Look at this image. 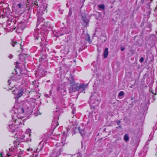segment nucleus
<instances>
[{
	"label": "nucleus",
	"mask_w": 157,
	"mask_h": 157,
	"mask_svg": "<svg viewBox=\"0 0 157 157\" xmlns=\"http://www.w3.org/2000/svg\"><path fill=\"white\" fill-rule=\"evenodd\" d=\"M13 144L14 148H13V150H12V148H9L10 152L6 150L5 152V153H4V152L0 153V157H6V156H7L8 157H9L12 155V152L16 151V152H19H19H20V150H21L19 146L20 144L17 139L13 141Z\"/></svg>",
	"instance_id": "nucleus-1"
},
{
	"label": "nucleus",
	"mask_w": 157,
	"mask_h": 157,
	"mask_svg": "<svg viewBox=\"0 0 157 157\" xmlns=\"http://www.w3.org/2000/svg\"><path fill=\"white\" fill-rule=\"evenodd\" d=\"M71 80L70 81V85L69 88L70 91L75 92V88L78 84L75 82L73 76L71 74Z\"/></svg>",
	"instance_id": "nucleus-2"
},
{
	"label": "nucleus",
	"mask_w": 157,
	"mask_h": 157,
	"mask_svg": "<svg viewBox=\"0 0 157 157\" xmlns=\"http://www.w3.org/2000/svg\"><path fill=\"white\" fill-rule=\"evenodd\" d=\"M24 118V117H17L16 119H14L13 118V121L15 122L17 125H20L23 123V124L24 121L23 119Z\"/></svg>",
	"instance_id": "nucleus-3"
},
{
	"label": "nucleus",
	"mask_w": 157,
	"mask_h": 157,
	"mask_svg": "<svg viewBox=\"0 0 157 157\" xmlns=\"http://www.w3.org/2000/svg\"><path fill=\"white\" fill-rule=\"evenodd\" d=\"M40 29H37L36 30L34 33V36L35 37V39L36 40H38L40 37Z\"/></svg>",
	"instance_id": "nucleus-4"
},
{
	"label": "nucleus",
	"mask_w": 157,
	"mask_h": 157,
	"mask_svg": "<svg viewBox=\"0 0 157 157\" xmlns=\"http://www.w3.org/2000/svg\"><path fill=\"white\" fill-rule=\"evenodd\" d=\"M11 44L12 46L13 47H17L19 46H20V48H22V45L21 42L19 44V43H18L17 41H12Z\"/></svg>",
	"instance_id": "nucleus-5"
},
{
	"label": "nucleus",
	"mask_w": 157,
	"mask_h": 157,
	"mask_svg": "<svg viewBox=\"0 0 157 157\" xmlns=\"http://www.w3.org/2000/svg\"><path fill=\"white\" fill-rule=\"evenodd\" d=\"M23 92L24 90L23 89L18 90L17 93V96L16 97L17 98H20L23 95Z\"/></svg>",
	"instance_id": "nucleus-6"
},
{
	"label": "nucleus",
	"mask_w": 157,
	"mask_h": 157,
	"mask_svg": "<svg viewBox=\"0 0 157 157\" xmlns=\"http://www.w3.org/2000/svg\"><path fill=\"white\" fill-rule=\"evenodd\" d=\"M108 49L107 48H106L105 49L103 53V56L104 58H106L107 57L108 54Z\"/></svg>",
	"instance_id": "nucleus-7"
},
{
	"label": "nucleus",
	"mask_w": 157,
	"mask_h": 157,
	"mask_svg": "<svg viewBox=\"0 0 157 157\" xmlns=\"http://www.w3.org/2000/svg\"><path fill=\"white\" fill-rule=\"evenodd\" d=\"M63 151V150L62 148H60L59 151H57V152L55 151V150H54V153H56V155L57 156H59L61 152Z\"/></svg>",
	"instance_id": "nucleus-8"
},
{
	"label": "nucleus",
	"mask_w": 157,
	"mask_h": 157,
	"mask_svg": "<svg viewBox=\"0 0 157 157\" xmlns=\"http://www.w3.org/2000/svg\"><path fill=\"white\" fill-rule=\"evenodd\" d=\"M80 86L81 89H82V90H84L87 87V85L83 84H80Z\"/></svg>",
	"instance_id": "nucleus-9"
},
{
	"label": "nucleus",
	"mask_w": 157,
	"mask_h": 157,
	"mask_svg": "<svg viewBox=\"0 0 157 157\" xmlns=\"http://www.w3.org/2000/svg\"><path fill=\"white\" fill-rule=\"evenodd\" d=\"M86 41H88L89 44H90L92 43V40L90 39V36L88 35V36L85 39Z\"/></svg>",
	"instance_id": "nucleus-10"
},
{
	"label": "nucleus",
	"mask_w": 157,
	"mask_h": 157,
	"mask_svg": "<svg viewBox=\"0 0 157 157\" xmlns=\"http://www.w3.org/2000/svg\"><path fill=\"white\" fill-rule=\"evenodd\" d=\"M129 139V138L128 135L126 134L124 136V140L126 141L127 142Z\"/></svg>",
	"instance_id": "nucleus-11"
},
{
	"label": "nucleus",
	"mask_w": 157,
	"mask_h": 157,
	"mask_svg": "<svg viewBox=\"0 0 157 157\" xmlns=\"http://www.w3.org/2000/svg\"><path fill=\"white\" fill-rule=\"evenodd\" d=\"M98 7L100 9H101L102 10H104L105 9V6L104 4H101L98 6Z\"/></svg>",
	"instance_id": "nucleus-12"
},
{
	"label": "nucleus",
	"mask_w": 157,
	"mask_h": 157,
	"mask_svg": "<svg viewBox=\"0 0 157 157\" xmlns=\"http://www.w3.org/2000/svg\"><path fill=\"white\" fill-rule=\"evenodd\" d=\"M81 89L80 85H79L78 86V84L76 86L75 88V91H78Z\"/></svg>",
	"instance_id": "nucleus-13"
},
{
	"label": "nucleus",
	"mask_w": 157,
	"mask_h": 157,
	"mask_svg": "<svg viewBox=\"0 0 157 157\" xmlns=\"http://www.w3.org/2000/svg\"><path fill=\"white\" fill-rule=\"evenodd\" d=\"M19 110H20L19 113H23L24 112V109L23 108H19Z\"/></svg>",
	"instance_id": "nucleus-14"
},
{
	"label": "nucleus",
	"mask_w": 157,
	"mask_h": 157,
	"mask_svg": "<svg viewBox=\"0 0 157 157\" xmlns=\"http://www.w3.org/2000/svg\"><path fill=\"white\" fill-rule=\"evenodd\" d=\"M116 122L117 123V124L118 125H119V126H118V127H117V128H121V125H120V123H121V121H116Z\"/></svg>",
	"instance_id": "nucleus-15"
},
{
	"label": "nucleus",
	"mask_w": 157,
	"mask_h": 157,
	"mask_svg": "<svg viewBox=\"0 0 157 157\" xmlns=\"http://www.w3.org/2000/svg\"><path fill=\"white\" fill-rule=\"evenodd\" d=\"M124 94V92L123 91H121L118 94L119 97H121L123 96Z\"/></svg>",
	"instance_id": "nucleus-16"
},
{
	"label": "nucleus",
	"mask_w": 157,
	"mask_h": 157,
	"mask_svg": "<svg viewBox=\"0 0 157 157\" xmlns=\"http://www.w3.org/2000/svg\"><path fill=\"white\" fill-rule=\"evenodd\" d=\"M26 132H27V134H28V133H29V136H30L31 132V130L30 129H28L27 130Z\"/></svg>",
	"instance_id": "nucleus-17"
},
{
	"label": "nucleus",
	"mask_w": 157,
	"mask_h": 157,
	"mask_svg": "<svg viewBox=\"0 0 157 157\" xmlns=\"http://www.w3.org/2000/svg\"><path fill=\"white\" fill-rule=\"evenodd\" d=\"M42 148V147H40V149H39L38 148H37L36 151V152H39V151H41Z\"/></svg>",
	"instance_id": "nucleus-18"
},
{
	"label": "nucleus",
	"mask_w": 157,
	"mask_h": 157,
	"mask_svg": "<svg viewBox=\"0 0 157 157\" xmlns=\"http://www.w3.org/2000/svg\"><path fill=\"white\" fill-rule=\"evenodd\" d=\"M83 22L86 23V24L88 23V21L86 19V18H84Z\"/></svg>",
	"instance_id": "nucleus-19"
},
{
	"label": "nucleus",
	"mask_w": 157,
	"mask_h": 157,
	"mask_svg": "<svg viewBox=\"0 0 157 157\" xmlns=\"http://www.w3.org/2000/svg\"><path fill=\"white\" fill-rule=\"evenodd\" d=\"M34 5L36 6H38V7H39V6H38V2L36 0L34 4Z\"/></svg>",
	"instance_id": "nucleus-20"
},
{
	"label": "nucleus",
	"mask_w": 157,
	"mask_h": 157,
	"mask_svg": "<svg viewBox=\"0 0 157 157\" xmlns=\"http://www.w3.org/2000/svg\"><path fill=\"white\" fill-rule=\"evenodd\" d=\"M80 127H78V130L79 131L81 135V136H82V132L81 131V130L80 129Z\"/></svg>",
	"instance_id": "nucleus-21"
},
{
	"label": "nucleus",
	"mask_w": 157,
	"mask_h": 157,
	"mask_svg": "<svg viewBox=\"0 0 157 157\" xmlns=\"http://www.w3.org/2000/svg\"><path fill=\"white\" fill-rule=\"evenodd\" d=\"M72 14V10L70 8L69 10V15H71Z\"/></svg>",
	"instance_id": "nucleus-22"
},
{
	"label": "nucleus",
	"mask_w": 157,
	"mask_h": 157,
	"mask_svg": "<svg viewBox=\"0 0 157 157\" xmlns=\"http://www.w3.org/2000/svg\"><path fill=\"white\" fill-rule=\"evenodd\" d=\"M144 58L143 57H142L140 59V62H143L144 61Z\"/></svg>",
	"instance_id": "nucleus-23"
},
{
	"label": "nucleus",
	"mask_w": 157,
	"mask_h": 157,
	"mask_svg": "<svg viewBox=\"0 0 157 157\" xmlns=\"http://www.w3.org/2000/svg\"><path fill=\"white\" fill-rule=\"evenodd\" d=\"M27 151H33V149H32V148H28L27 150Z\"/></svg>",
	"instance_id": "nucleus-24"
},
{
	"label": "nucleus",
	"mask_w": 157,
	"mask_h": 157,
	"mask_svg": "<svg viewBox=\"0 0 157 157\" xmlns=\"http://www.w3.org/2000/svg\"><path fill=\"white\" fill-rule=\"evenodd\" d=\"M125 49V48L124 47H122L121 48V51H123Z\"/></svg>",
	"instance_id": "nucleus-25"
},
{
	"label": "nucleus",
	"mask_w": 157,
	"mask_h": 157,
	"mask_svg": "<svg viewBox=\"0 0 157 157\" xmlns=\"http://www.w3.org/2000/svg\"><path fill=\"white\" fill-rule=\"evenodd\" d=\"M34 154H33V156H34L35 157H40V156H39V155H36V154L35 155H34Z\"/></svg>",
	"instance_id": "nucleus-26"
},
{
	"label": "nucleus",
	"mask_w": 157,
	"mask_h": 157,
	"mask_svg": "<svg viewBox=\"0 0 157 157\" xmlns=\"http://www.w3.org/2000/svg\"><path fill=\"white\" fill-rule=\"evenodd\" d=\"M18 6L19 8H20L21 6V3H19L18 4Z\"/></svg>",
	"instance_id": "nucleus-27"
},
{
	"label": "nucleus",
	"mask_w": 157,
	"mask_h": 157,
	"mask_svg": "<svg viewBox=\"0 0 157 157\" xmlns=\"http://www.w3.org/2000/svg\"><path fill=\"white\" fill-rule=\"evenodd\" d=\"M13 56L12 55H10L9 56L10 59L12 58Z\"/></svg>",
	"instance_id": "nucleus-28"
},
{
	"label": "nucleus",
	"mask_w": 157,
	"mask_h": 157,
	"mask_svg": "<svg viewBox=\"0 0 157 157\" xmlns=\"http://www.w3.org/2000/svg\"><path fill=\"white\" fill-rule=\"evenodd\" d=\"M11 81V80H8V82L9 83V85H10V84H11V82H10V81Z\"/></svg>",
	"instance_id": "nucleus-29"
},
{
	"label": "nucleus",
	"mask_w": 157,
	"mask_h": 157,
	"mask_svg": "<svg viewBox=\"0 0 157 157\" xmlns=\"http://www.w3.org/2000/svg\"><path fill=\"white\" fill-rule=\"evenodd\" d=\"M13 94H16V91H14H14H13Z\"/></svg>",
	"instance_id": "nucleus-30"
},
{
	"label": "nucleus",
	"mask_w": 157,
	"mask_h": 157,
	"mask_svg": "<svg viewBox=\"0 0 157 157\" xmlns=\"http://www.w3.org/2000/svg\"><path fill=\"white\" fill-rule=\"evenodd\" d=\"M155 155L157 156V152L155 153Z\"/></svg>",
	"instance_id": "nucleus-31"
},
{
	"label": "nucleus",
	"mask_w": 157,
	"mask_h": 157,
	"mask_svg": "<svg viewBox=\"0 0 157 157\" xmlns=\"http://www.w3.org/2000/svg\"><path fill=\"white\" fill-rule=\"evenodd\" d=\"M67 78V79L68 80H69V78Z\"/></svg>",
	"instance_id": "nucleus-32"
},
{
	"label": "nucleus",
	"mask_w": 157,
	"mask_h": 157,
	"mask_svg": "<svg viewBox=\"0 0 157 157\" xmlns=\"http://www.w3.org/2000/svg\"><path fill=\"white\" fill-rule=\"evenodd\" d=\"M78 157H82L81 156H78Z\"/></svg>",
	"instance_id": "nucleus-33"
}]
</instances>
